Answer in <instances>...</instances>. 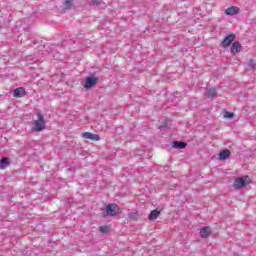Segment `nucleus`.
I'll use <instances>...</instances> for the list:
<instances>
[{
  "instance_id": "1",
  "label": "nucleus",
  "mask_w": 256,
  "mask_h": 256,
  "mask_svg": "<svg viewBox=\"0 0 256 256\" xmlns=\"http://www.w3.org/2000/svg\"><path fill=\"white\" fill-rule=\"evenodd\" d=\"M37 120L34 121V126L32 127V131H43L45 129V116H43V112L41 110L36 111Z\"/></svg>"
},
{
  "instance_id": "2",
  "label": "nucleus",
  "mask_w": 256,
  "mask_h": 256,
  "mask_svg": "<svg viewBox=\"0 0 256 256\" xmlns=\"http://www.w3.org/2000/svg\"><path fill=\"white\" fill-rule=\"evenodd\" d=\"M117 204H108L105 209H102L103 217H115L117 215Z\"/></svg>"
},
{
  "instance_id": "3",
  "label": "nucleus",
  "mask_w": 256,
  "mask_h": 256,
  "mask_svg": "<svg viewBox=\"0 0 256 256\" xmlns=\"http://www.w3.org/2000/svg\"><path fill=\"white\" fill-rule=\"evenodd\" d=\"M247 185H249V176L236 178L234 181V189L236 190L243 189Z\"/></svg>"
},
{
  "instance_id": "4",
  "label": "nucleus",
  "mask_w": 256,
  "mask_h": 256,
  "mask_svg": "<svg viewBox=\"0 0 256 256\" xmlns=\"http://www.w3.org/2000/svg\"><path fill=\"white\" fill-rule=\"evenodd\" d=\"M99 81V78L96 77H87L85 79L84 87L85 89H91V87H95Z\"/></svg>"
},
{
  "instance_id": "5",
  "label": "nucleus",
  "mask_w": 256,
  "mask_h": 256,
  "mask_svg": "<svg viewBox=\"0 0 256 256\" xmlns=\"http://www.w3.org/2000/svg\"><path fill=\"white\" fill-rule=\"evenodd\" d=\"M233 41H235V34H230L224 38L221 45L224 48L229 47V45H231Z\"/></svg>"
},
{
  "instance_id": "6",
  "label": "nucleus",
  "mask_w": 256,
  "mask_h": 256,
  "mask_svg": "<svg viewBox=\"0 0 256 256\" xmlns=\"http://www.w3.org/2000/svg\"><path fill=\"white\" fill-rule=\"evenodd\" d=\"M82 137L84 139H90V141H99L101 139V137H99V135L93 134L91 132H84L82 134Z\"/></svg>"
},
{
  "instance_id": "7",
  "label": "nucleus",
  "mask_w": 256,
  "mask_h": 256,
  "mask_svg": "<svg viewBox=\"0 0 256 256\" xmlns=\"http://www.w3.org/2000/svg\"><path fill=\"white\" fill-rule=\"evenodd\" d=\"M231 157V150L224 149L219 153L220 161H227Z\"/></svg>"
},
{
  "instance_id": "8",
  "label": "nucleus",
  "mask_w": 256,
  "mask_h": 256,
  "mask_svg": "<svg viewBox=\"0 0 256 256\" xmlns=\"http://www.w3.org/2000/svg\"><path fill=\"white\" fill-rule=\"evenodd\" d=\"M239 13V7L237 6H231L225 10L226 15H230L233 17L234 15H237Z\"/></svg>"
},
{
  "instance_id": "9",
  "label": "nucleus",
  "mask_w": 256,
  "mask_h": 256,
  "mask_svg": "<svg viewBox=\"0 0 256 256\" xmlns=\"http://www.w3.org/2000/svg\"><path fill=\"white\" fill-rule=\"evenodd\" d=\"M240 51H241V43H239V41L232 43V47H231L232 55H237V53H239Z\"/></svg>"
},
{
  "instance_id": "10",
  "label": "nucleus",
  "mask_w": 256,
  "mask_h": 256,
  "mask_svg": "<svg viewBox=\"0 0 256 256\" xmlns=\"http://www.w3.org/2000/svg\"><path fill=\"white\" fill-rule=\"evenodd\" d=\"M209 235H211L210 227L206 226L200 230V237H202V239H207V237H209Z\"/></svg>"
},
{
  "instance_id": "11",
  "label": "nucleus",
  "mask_w": 256,
  "mask_h": 256,
  "mask_svg": "<svg viewBox=\"0 0 256 256\" xmlns=\"http://www.w3.org/2000/svg\"><path fill=\"white\" fill-rule=\"evenodd\" d=\"M14 97L21 98L25 96V88H16L13 93Z\"/></svg>"
},
{
  "instance_id": "12",
  "label": "nucleus",
  "mask_w": 256,
  "mask_h": 256,
  "mask_svg": "<svg viewBox=\"0 0 256 256\" xmlns=\"http://www.w3.org/2000/svg\"><path fill=\"white\" fill-rule=\"evenodd\" d=\"M9 165H11V162H9V158L3 157L0 160V169H7V167H9Z\"/></svg>"
},
{
  "instance_id": "13",
  "label": "nucleus",
  "mask_w": 256,
  "mask_h": 256,
  "mask_svg": "<svg viewBox=\"0 0 256 256\" xmlns=\"http://www.w3.org/2000/svg\"><path fill=\"white\" fill-rule=\"evenodd\" d=\"M215 95H217V90H215V88H210L206 90L205 96L208 99H213V97H215Z\"/></svg>"
},
{
  "instance_id": "14",
  "label": "nucleus",
  "mask_w": 256,
  "mask_h": 256,
  "mask_svg": "<svg viewBox=\"0 0 256 256\" xmlns=\"http://www.w3.org/2000/svg\"><path fill=\"white\" fill-rule=\"evenodd\" d=\"M158 215H161V211H159V210H157V209L152 210V211L150 212V214H149L148 219H149L150 221H155V219H157V216H158Z\"/></svg>"
},
{
  "instance_id": "15",
  "label": "nucleus",
  "mask_w": 256,
  "mask_h": 256,
  "mask_svg": "<svg viewBox=\"0 0 256 256\" xmlns=\"http://www.w3.org/2000/svg\"><path fill=\"white\" fill-rule=\"evenodd\" d=\"M172 147L174 149H185V147H187V143L175 141L172 143Z\"/></svg>"
},
{
  "instance_id": "16",
  "label": "nucleus",
  "mask_w": 256,
  "mask_h": 256,
  "mask_svg": "<svg viewBox=\"0 0 256 256\" xmlns=\"http://www.w3.org/2000/svg\"><path fill=\"white\" fill-rule=\"evenodd\" d=\"M71 7H73V0H66L63 4V9L67 11L71 9Z\"/></svg>"
},
{
  "instance_id": "17",
  "label": "nucleus",
  "mask_w": 256,
  "mask_h": 256,
  "mask_svg": "<svg viewBox=\"0 0 256 256\" xmlns=\"http://www.w3.org/2000/svg\"><path fill=\"white\" fill-rule=\"evenodd\" d=\"M140 213L138 211L135 212H130L128 213V218L129 219H137L138 217H140Z\"/></svg>"
},
{
  "instance_id": "18",
  "label": "nucleus",
  "mask_w": 256,
  "mask_h": 256,
  "mask_svg": "<svg viewBox=\"0 0 256 256\" xmlns=\"http://www.w3.org/2000/svg\"><path fill=\"white\" fill-rule=\"evenodd\" d=\"M100 233H109V226H100Z\"/></svg>"
},
{
  "instance_id": "19",
  "label": "nucleus",
  "mask_w": 256,
  "mask_h": 256,
  "mask_svg": "<svg viewBox=\"0 0 256 256\" xmlns=\"http://www.w3.org/2000/svg\"><path fill=\"white\" fill-rule=\"evenodd\" d=\"M224 117L226 119H233L235 117V114L231 113V112H225L224 113Z\"/></svg>"
},
{
  "instance_id": "20",
  "label": "nucleus",
  "mask_w": 256,
  "mask_h": 256,
  "mask_svg": "<svg viewBox=\"0 0 256 256\" xmlns=\"http://www.w3.org/2000/svg\"><path fill=\"white\" fill-rule=\"evenodd\" d=\"M248 69H255V61L250 60L248 62Z\"/></svg>"
},
{
  "instance_id": "21",
  "label": "nucleus",
  "mask_w": 256,
  "mask_h": 256,
  "mask_svg": "<svg viewBox=\"0 0 256 256\" xmlns=\"http://www.w3.org/2000/svg\"><path fill=\"white\" fill-rule=\"evenodd\" d=\"M102 0H92V5H96L97 7H99V5H101Z\"/></svg>"
}]
</instances>
